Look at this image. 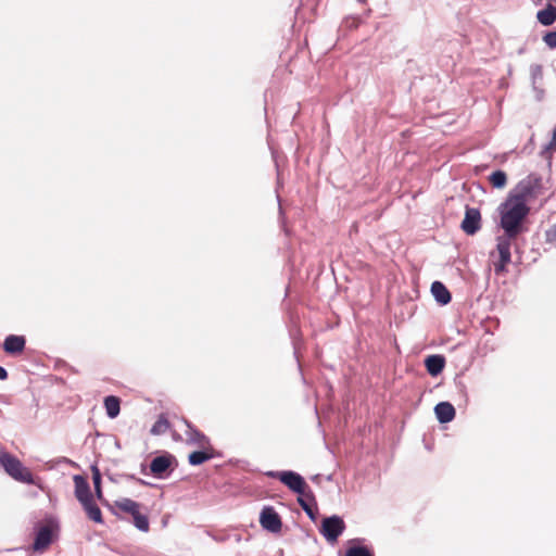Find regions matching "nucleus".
<instances>
[{"label": "nucleus", "instance_id": "7ed1b4c3", "mask_svg": "<svg viewBox=\"0 0 556 556\" xmlns=\"http://www.w3.org/2000/svg\"><path fill=\"white\" fill-rule=\"evenodd\" d=\"M543 185L542 178L535 174H530L525 179L518 182L516 188L508 194L516 201L528 205L530 200L536 199L542 194Z\"/></svg>", "mask_w": 556, "mask_h": 556}, {"label": "nucleus", "instance_id": "9d476101", "mask_svg": "<svg viewBox=\"0 0 556 556\" xmlns=\"http://www.w3.org/2000/svg\"><path fill=\"white\" fill-rule=\"evenodd\" d=\"M26 340L23 336L10 334L4 339L3 350L5 353L21 354L25 349Z\"/></svg>", "mask_w": 556, "mask_h": 556}, {"label": "nucleus", "instance_id": "b1692460", "mask_svg": "<svg viewBox=\"0 0 556 556\" xmlns=\"http://www.w3.org/2000/svg\"><path fill=\"white\" fill-rule=\"evenodd\" d=\"M92 480L94 484L96 495L99 500H102V489H101V475L97 467H92Z\"/></svg>", "mask_w": 556, "mask_h": 556}, {"label": "nucleus", "instance_id": "f03ea898", "mask_svg": "<svg viewBox=\"0 0 556 556\" xmlns=\"http://www.w3.org/2000/svg\"><path fill=\"white\" fill-rule=\"evenodd\" d=\"M112 513L121 518L119 513L127 514L132 517V523L135 527L142 531L148 532L150 529V522L147 514H143L142 505L131 498L122 497L114 501L111 508Z\"/></svg>", "mask_w": 556, "mask_h": 556}, {"label": "nucleus", "instance_id": "cd10ccee", "mask_svg": "<svg viewBox=\"0 0 556 556\" xmlns=\"http://www.w3.org/2000/svg\"><path fill=\"white\" fill-rule=\"evenodd\" d=\"M546 150H548L551 152L556 151V128L553 130L552 140L547 144Z\"/></svg>", "mask_w": 556, "mask_h": 556}, {"label": "nucleus", "instance_id": "bb28decb", "mask_svg": "<svg viewBox=\"0 0 556 556\" xmlns=\"http://www.w3.org/2000/svg\"><path fill=\"white\" fill-rule=\"evenodd\" d=\"M546 242L556 247V224L546 230Z\"/></svg>", "mask_w": 556, "mask_h": 556}, {"label": "nucleus", "instance_id": "f3484780", "mask_svg": "<svg viewBox=\"0 0 556 556\" xmlns=\"http://www.w3.org/2000/svg\"><path fill=\"white\" fill-rule=\"evenodd\" d=\"M81 506L84 507L88 518L97 523H102V513L98 505L93 501V496L86 500V502H80Z\"/></svg>", "mask_w": 556, "mask_h": 556}, {"label": "nucleus", "instance_id": "6ab92c4d", "mask_svg": "<svg viewBox=\"0 0 556 556\" xmlns=\"http://www.w3.org/2000/svg\"><path fill=\"white\" fill-rule=\"evenodd\" d=\"M536 18L544 26L554 24L556 22V5L548 2L545 9L538 12Z\"/></svg>", "mask_w": 556, "mask_h": 556}, {"label": "nucleus", "instance_id": "0eeeda50", "mask_svg": "<svg viewBox=\"0 0 556 556\" xmlns=\"http://www.w3.org/2000/svg\"><path fill=\"white\" fill-rule=\"evenodd\" d=\"M345 529L343 519L339 516L327 517L321 522L320 533L329 543H336Z\"/></svg>", "mask_w": 556, "mask_h": 556}, {"label": "nucleus", "instance_id": "1a4fd4ad", "mask_svg": "<svg viewBox=\"0 0 556 556\" xmlns=\"http://www.w3.org/2000/svg\"><path fill=\"white\" fill-rule=\"evenodd\" d=\"M462 230L468 235L473 236L481 229V213L476 207H466L465 217L460 224Z\"/></svg>", "mask_w": 556, "mask_h": 556}, {"label": "nucleus", "instance_id": "9b49d317", "mask_svg": "<svg viewBox=\"0 0 556 556\" xmlns=\"http://www.w3.org/2000/svg\"><path fill=\"white\" fill-rule=\"evenodd\" d=\"M187 427L188 429L186 431V441L188 444L198 447H206L211 445L208 438L204 433L192 427L190 424H187Z\"/></svg>", "mask_w": 556, "mask_h": 556}, {"label": "nucleus", "instance_id": "393cba45", "mask_svg": "<svg viewBox=\"0 0 556 556\" xmlns=\"http://www.w3.org/2000/svg\"><path fill=\"white\" fill-rule=\"evenodd\" d=\"M345 556H374L368 548L363 546L350 547Z\"/></svg>", "mask_w": 556, "mask_h": 556}, {"label": "nucleus", "instance_id": "aec40b11", "mask_svg": "<svg viewBox=\"0 0 556 556\" xmlns=\"http://www.w3.org/2000/svg\"><path fill=\"white\" fill-rule=\"evenodd\" d=\"M104 407L106 415L110 418H115L118 416L121 410V401L117 396L109 395L104 399Z\"/></svg>", "mask_w": 556, "mask_h": 556}, {"label": "nucleus", "instance_id": "4be33fe9", "mask_svg": "<svg viewBox=\"0 0 556 556\" xmlns=\"http://www.w3.org/2000/svg\"><path fill=\"white\" fill-rule=\"evenodd\" d=\"M489 181L493 188L503 189L507 184V175L503 170H495L489 176Z\"/></svg>", "mask_w": 556, "mask_h": 556}, {"label": "nucleus", "instance_id": "20e7f679", "mask_svg": "<svg viewBox=\"0 0 556 556\" xmlns=\"http://www.w3.org/2000/svg\"><path fill=\"white\" fill-rule=\"evenodd\" d=\"M0 465L14 480L28 484L34 483L31 471L16 456L8 452H0Z\"/></svg>", "mask_w": 556, "mask_h": 556}, {"label": "nucleus", "instance_id": "412c9836", "mask_svg": "<svg viewBox=\"0 0 556 556\" xmlns=\"http://www.w3.org/2000/svg\"><path fill=\"white\" fill-rule=\"evenodd\" d=\"M170 428V422L166 415L161 414L154 425L152 426L150 433L152 435H162L166 433Z\"/></svg>", "mask_w": 556, "mask_h": 556}, {"label": "nucleus", "instance_id": "dca6fc26", "mask_svg": "<svg viewBox=\"0 0 556 556\" xmlns=\"http://www.w3.org/2000/svg\"><path fill=\"white\" fill-rule=\"evenodd\" d=\"M425 366L431 376H437L443 370L445 358L442 355H430L425 359Z\"/></svg>", "mask_w": 556, "mask_h": 556}, {"label": "nucleus", "instance_id": "2eb2a0df", "mask_svg": "<svg viewBox=\"0 0 556 556\" xmlns=\"http://www.w3.org/2000/svg\"><path fill=\"white\" fill-rule=\"evenodd\" d=\"M172 456L170 455H161L156 456L150 463V470L154 476L163 475L172 465Z\"/></svg>", "mask_w": 556, "mask_h": 556}, {"label": "nucleus", "instance_id": "ddd939ff", "mask_svg": "<svg viewBox=\"0 0 556 556\" xmlns=\"http://www.w3.org/2000/svg\"><path fill=\"white\" fill-rule=\"evenodd\" d=\"M434 412L438 420L442 424L450 422L455 417V408L448 402H441L437 404Z\"/></svg>", "mask_w": 556, "mask_h": 556}, {"label": "nucleus", "instance_id": "a211bd4d", "mask_svg": "<svg viewBox=\"0 0 556 556\" xmlns=\"http://www.w3.org/2000/svg\"><path fill=\"white\" fill-rule=\"evenodd\" d=\"M431 292L434 299L442 305L451 302V293L447 288L440 281H434L431 286Z\"/></svg>", "mask_w": 556, "mask_h": 556}, {"label": "nucleus", "instance_id": "f8f14e48", "mask_svg": "<svg viewBox=\"0 0 556 556\" xmlns=\"http://www.w3.org/2000/svg\"><path fill=\"white\" fill-rule=\"evenodd\" d=\"M73 480L75 484V496L79 503L86 502V500L92 497L89 483L85 477L76 475Z\"/></svg>", "mask_w": 556, "mask_h": 556}, {"label": "nucleus", "instance_id": "f257e3e1", "mask_svg": "<svg viewBox=\"0 0 556 556\" xmlns=\"http://www.w3.org/2000/svg\"><path fill=\"white\" fill-rule=\"evenodd\" d=\"M529 212V205H525L510 197H507L505 202L500 205V226L503 229V235L498 236L496 239L498 260L493 263L496 275H501L507 270L506 267L511 261L510 249L513 242L527 230L525 220Z\"/></svg>", "mask_w": 556, "mask_h": 556}, {"label": "nucleus", "instance_id": "a878e982", "mask_svg": "<svg viewBox=\"0 0 556 556\" xmlns=\"http://www.w3.org/2000/svg\"><path fill=\"white\" fill-rule=\"evenodd\" d=\"M543 41L551 49H556V31H548L544 35Z\"/></svg>", "mask_w": 556, "mask_h": 556}, {"label": "nucleus", "instance_id": "4468645a", "mask_svg": "<svg viewBox=\"0 0 556 556\" xmlns=\"http://www.w3.org/2000/svg\"><path fill=\"white\" fill-rule=\"evenodd\" d=\"M202 448V451H194L189 454L188 460L190 465L198 466L214 457L215 452L211 445Z\"/></svg>", "mask_w": 556, "mask_h": 556}, {"label": "nucleus", "instance_id": "423d86ee", "mask_svg": "<svg viewBox=\"0 0 556 556\" xmlns=\"http://www.w3.org/2000/svg\"><path fill=\"white\" fill-rule=\"evenodd\" d=\"M59 527L52 521L38 528L33 543L34 553L46 552L58 535Z\"/></svg>", "mask_w": 556, "mask_h": 556}, {"label": "nucleus", "instance_id": "39448f33", "mask_svg": "<svg viewBox=\"0 0 556 556\" xmlns=\"http://www.w3.org/2000/svg\"><path fill=\"white\" fill-rule=\"evenodd\" d=\"M269 477L277 478L280 482L287 485L291 491L299 495L309 496L312 498V491L302 476L294 471H270Z\"/></svg>", "mask_w": 556, "mask_h": 556}, {"label": "nucleus", "instance_id": "5701e85b", "mask_svg": "<svg viewBox=\"0 0 556 556\" xmlns=\"http://www.w3.org/2000/svg\"><path fill=\"white\" fill-rule=\"evenodd\" d=\"M313 501H314L313 495H312V498L309 496H303V495H300L298 498V502H299L300 506L302 507V509L308 515V517L312 520H315V511H314L312 505L309 504V502H313Z\"/></svg>", "mask_w": 556, "mask_h": 556}, {"label": "nucleus", "instance_id": "c85d7f7f", "mask_svg": "<svg viewBox=\"0 0 556 556\" xmlns=\"http://www.w3.org/2000/svg\"><path fill=\"white\" fill-rule=\"evenodd\" d=\"M8 378V371L0 366V380H5Z\"/></svg>", "mask_w": 556, "mask_h": 556}, {"label": "nucleus", "instance_id": "6e6552de", "mask_svg": "<svg viewBox=\"0 0 556 556\" xmlns=\"http://www.w3.org/2000/svg\"><path fill=\"white\" fill-rule=\"evenodd\" d=\"M260 523L263 529L279 533L282 528V521L278 513L271 506H265L260 515Z\"/></svg>", "mask_w": 556, "mask_h": 556}]
</instances>
